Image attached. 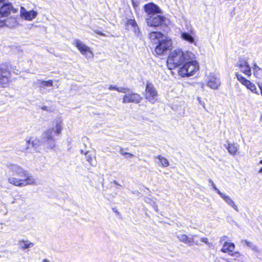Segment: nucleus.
Here are the masks:
<instances>
[{
  "instance_id": "nucleus-1",
  "label": "nucleus",
  "mask_w": 262,
  "mask_h": 262,
  "mask_svg": "<svg viewBox=\"0 0 262 262\" xmlns=\"http://www.w3.org/2000/svg\"><path fill=\"white\" fill-rule=\"evenodd\" d=\"M54 126L51 129H49L45 131L41 137V140H35L31 142L30 140H28L25 142L26 147L23 148L22 150H27L30 148V146L36 148L38 146L45 144L47 145V147L50 149H53L55 147L56 142L54 138L53 133L56 135H59L62 129L63 124L62 120L60 118L56 119L54 123Z\"/></svg>"
},
{
  "instance_id": "nucleus-2",
  "label": "nucleus",
  "mask_w": 262,
  "mask_h": 262,
  "mask_svg": "<svg viewBox=\"0 0 262 262\" xmlns=\"http://www.w3.org/2000/svg\"><path fill=\"white\" fill-rule=\"evenodd\" d=\"M7 167L13 175L21 178L18 179L13 177H9L8 181L10 184L20 187L27 185L36 186L39 184L37 179L21 166L17 164L10 163L8 164Z\"/></svg>"
},
{
  "instance_id": "nucleus-3",
  "label": "nucleus",
  "mask_w": 262,
  "mask_h": 262,
  "mask_svg": "<svg viewBox=\"0 0 262 262\" xmlns=\"http://www.w3.org/2000/svg\"><path fill=\"white\" fill-rule=\"evenodd\" d=\"M194 55L189 51L184 52L181 49H177L171 51L167 60V64L169 69H173L184 63L186 61L193 59Z\"/></svg>"
},
{
  "instance_id": "nucleus-4",
  "label": "nucleus",
  "mask_w": 262,
  "mask_h": 262,
  "mask_svg": "<svg viewBox=\"0 0 262 262\" xmlns=\"http://www.w3.org/2000/svg\"><path fill=\"white\" fill-rule=\"evenodd\" d=\"M199 66L196 60L189 59L184 62L180 69L179 74L182 77H189L194 75L199 70Z\"/></svg>"
},
{
  "instance_id": "nucleus-5",
  "label": "nucleus",
  "mask_w": 262,
  "mask_h": 262,
  "mask_svg": "<svg viewBox=\"0 0 262 262\" xmlns=\"http://www.w3.org/2000/svg\"><path fill=\"white\" fill-rule=\"evenodd\" d=\"M207 86L213 90H217L221 84L220 75L215 73H210L206 79Z\"/></svg>"
},
{
  "instance_id": "nucleus-6",
  "label": "nucleus",
  "mask_w": 262,
  "mask_h": 262,
  "mask_svg": "<svg viewBox=\"0 0 262 262\" xmlns=\"http://www.w3.org/2000/svg\"><path fill=\"white\" fill-rule=\"evenodd\" d=\"M33 83L39 88L40 93L45 94L51 91L52 89L50 88L53 86V81L52 80L46 81L42 79H37Z\"/></svg>"
},
{
  "instance_id": "nucleus-7",
  "label": "nucleus",
  "mask_w": 262,
  "mask_h": 262,
  "mask_svg": "<svg viewBox=\"0 0 262 262\" xmlns=\"http://www.w3.org/2000/svg\"><path fill=\"white\" fill-rule=\"evenodd\" d=\"M146 20L148 26L150 27H156L166 25V18L158 14L147 16Z\"/></svg>"
},
{
  "instance_id": "nucleus-8",
  "label": "nucleus",
  "mask_w": 262,
  "mask_h": 262,
  "mask_svg": "<svg viewBox=\"0 0 262 262\" xmlns=\"http://www.w3.org/2000/svg\"><path fill=\"white\" fill-rule=\"evenodd\" d=\"M73 44L77 48L80 53L86 57V58H90L93 57V52L90 50V48L86 46L80 40H74Z\"/></svg>"
},
{
  "instance_id": "nucleus-9",
  "label": "nucleus",
  "mask_w": 262,
  "mask_h": 262,
  "mask_svg": "<svg viewBox=\"0 0 262 262\" xmlns=\"http://www.w3.org/2000/svg\"><path fill=\"white\" fill-rule=\"evenodd\" d=\"M177 237L180 242L184 243L189 246H192L193 244L199 245L198 240L196 239L198 237V235L196 234L188 236L184 234L177 233Z\"/></svg>"
},
{
  "instance_id": "nucleus-10",
  "label": "nucleus",
  "mask_w": 262,
  "mask_h": 262,
  "mask_svg": "<svg viewBox=\"0 0 262 262\" xmlns=\"http://www.w3.org/2000/svg\"><path fill=\"white\" fill-rule=\"evenodd\" d=\"M171 46L170 39L164 38L162 39L155 48V52L158 55H162L168 50Z\"/></svg>"
},
{
  "instance_id": "nucleus-11",
  "label": "nucleus",
  "mask_w": 262,
  "mask_h": 262,
  "mask_svg": "<svg viewBox=\"0 0 262 262\" xmlns=\"http://www.w3.org/2000/svg\"><path fill=\"white\" fill-rule=\"evenodd\" d=\"M17 11L18 9L14 8L12 3L4 4L0 8V19L4 17L8 16L11 12L15 13Z\"/></svg>"
},
{
  "instance_id": "nucleus-12",
  "label": "nucleus",
  "mask_w": 262,
  "mask_h": 262,
  "mask_svg": "<svg viewBox=\"0 0 262 262\" xmlns=\"http://www.w3.org/2000/svg\"><path fill=\"white\" fill-rule=\"evenodd\" d=\"M157 96V92L152 84L147 82L146 86L145 98L149 101L154 103Z\"/></svg>"
},
{
  "instance_id": "nucleus-13",
  "label": "nucleus",
  "mask_w": 262,
  "mask_h": 262,
  "mask_svg": "<svg viewBox=\"0 0 262 262\" xmlns=\"http://www.w3.org/2000/svg\"><path fill=\"white\" fill-rule=\"evenodd\" d=\"M236 65L239 68L240 71L245 75L248 77L251 75V68L246 60L240 58L237 61Z\"/></svg>"
},
{
  "instance_id": "nucleus-14",
  "label": "nucleus",
  "mask_w": 262,
  "mask_h": 262,
  "mask_svg": "<svg viewBox=\"0 0 262 262\" xmlns=\"http://www.w3.org/2000/svg\"><path fill=\"white\" fill-rule=\"evenodd\" d=\"M20 13L22 18L28 21H31L35 18L38 14L36 11L34 10L27 11L23 7H20Z\"/></svg>"
},
{
  "instance_id": "nucleus-15",
  "label": "nucleus",
  "mask_w": 262,
  "mask_h": 262,
  "mask_svg": "<svg viewBox=\"0 0 262 262\" xmlns=\"http://www.w3.org/2000/svg\"><path fill=\"white\" fill-rule=\"evenodd\" d=\"M144 9L145 12L147 14V16L157 14L161 12L160 8L157 5L152 3L145 4L144 6Z\"/></svg>"
},
{
  "instance_id": "nucleus-16",
  "label": "nucleus",
  "mask_w": 262,
  "mask_h": 262,
  "mask_svg": "<svg viewBox=\"0 0 262 262\" xmlns=\"http://www.w3.org/2000/svg\"><path fill=\"white\" fill-rule=\"evenodd\" d=\"M141 97L136 93L126 94L123 98V103H139L141 100Z\"/></svg>"
},
{
  "instance_id": "nucleus-17",
  "label": "nucleus",
  "mask_w": 262,
  "mask_h": 262,
  "mask_svg": "<svg viewBox=\"0 0 262 262\" xmlns=\"http://www.w3.org/2000/svg\"><path fill=\"white\" fill-rule=\"evenodd\" d=\"M9 72L6 70L1 67L0 68V86L6 87L9 82Z\"/></svg>"
},
{
  "instance_id": "nucleus-18",
  "label": "nucleus",
  "mask_w": 262,
  "mask_h": 262,
  "mask_svg": "<svg viewBox=\"0 0 262 262\" xmlns=\"http://www.w3.org/2000/svg\"><path fill=\"white\" fill-rule=\"evenodd\" d=\"M195 33L193 30H190V33L186 32H181V38L189 43L196 45L194 36Z\"/></svg>"
},
{
  "instance_id": "nucleus-19",
  "label": "nucleus",
  "mask_w": 262,
  "mask_h": 262,
  "mask_svg": "<svg viewBox=\"0 0 262 262\" xmlns=\"http://www.w3.org/2000/svg\"><path fill=\"white\" fill-rule=\"evenodd\" d=\"M149 38L151 42L157 44L165 37L160 32H152L149 34Z\"/></svg>"
},
{
  "instance_id": "nucleus-20",
  "label": "nucleus",
  "mask_w": 262,
  "mask_h": 262,
  "mask_svg": "<svg viewBox=\"0 0 262 262\" xmlns=\"http://www.w3.org/2000/svg\"><path fill=\"white\" fill-rule=\"evenodd\" d=\"M219 195H220V196L228 205L233 208L237 212L239 211L237 205L235 204L234 202L231 199V198L229 195H227L222 193V192H219Z\"/></svg>"
},
{
  "instance_id": "nucleus-21",
  "label": "nucleus",
  "mask_w": 262,
  "mask_h": 262,
  "mask_svg": "<svg viewBox=\"0 0 262 262\" xmlns=\"http://www.w3.org/2000/svg\"><path fill=\"white\" fill-rule=\"evenodd\" d=\"M235 247V245L233 243L225 242L221 251L223 253H227L230 255L234 250Z\"/></svg>"
},
{
  "instance_id": "nucleus-22",
  "label": "nucleus",
  "mask_w": 262,
  "mask_h": 262,
  "mask_svg": "<svg viewBox=\"0 0 262 262\" xmlns=\"http://www.w3.org/2000/svg\"><path fill=\"white\" fill-rule=\"evenodd\" d=\"M226 148L231 155H235L238 150L239 145L235 143H228L227 145L226 146Z\"/></svg>"
},
{
  "instance_id": "nucleus-23",
  "label": "nucleus",
  "mask_w": 262,
  "mask_h": 262,
  "mask_svg": "<svg viewBox=\"0 0 262 262\" xmlns=\"http://www.w3.org/2000/svg\"><path fill=\"white\" fill-rule=\"evenodd\" d=\"M19 247L20 248L25 250L34 246V244L30 241L26 240H21L19 242Z\"/></svg>"
},
{
  "instance_id": "nucleus-24",
  "label": "nucleus",
  "mask_w": 262,
  "mask_h": 262,
  "mask_svg": "<svg viewBox=\"0 0 262 262\" xmlns=\"http://www.w3.org/2000/svg\"><path fill=\"white\" fill-rule=\"evenodd\" d=\"M252 70L255 76L258 78H262V69L260 68L256 63H253Z\"/></svg>"
},
{
  "instance_id": "nucleus-25",
  "label": "nucleus",
  "mask_w": 262,
  "mask_h": 262,
  "mask_svg": "<svg viewBox=\"0 0 262 262\" xmlns=\"http://www.w3.org/2000/svg\"><path fill=\"white\" fill-rule=\"evenodd\" d=\"M230 255L237 262H243L245 260V256L238 252H232Z\"/></svg>"
},
{
  "instance_id": "nucleus-26",
  "label": "nucleus",
  "mask_w": 262,
  "mask_h": 262,
  "mask_svg": "<svg viewBox=\"0 0 262 262\" xmlns=\"http://www.w3.org/2000/svg\"><path fill=\"white\" fill-rule=\"evenodd\" d=\"M159 161V165L163 167H167L169 166V162L167 159L163 157L161 155H158L156 157Z\"/></svg>"
},
{
  "instance_id": "nucleus-27",
  "label": "nucleus",
  "mask_w": 262,
  "mask_h": 262,
  "mask_svg": "<svg viewBox=\"0 0 262 262\" xmlns=\"http://www.w3.org/2000/svg\"><path fill=\"white\" fill-rule=\"evenodd\" d=\"M85 158L86 161L90 163L92 166H95L97 162L96 159L94 158L91 155H90L88 152L85 153Z\"/></svg>"
},
{
  "instance_id": "nucleus-28",
  "label": "nucleus",
  "mask_w": 262,
  "mask_h": 262,
  "mask_svg": "<svg viewBox=\"0 0 262 262\" xmlns=\"http://www.w3.org/2000/svg\"><path fill=\"white\" fill-rule=\"evenodd\" d=\"M245 86L247 89L250 90L252 92L258 94L257 89L255 85L252 83L250 81H249L247 84H246Z\"/></svg>"
},
{
  "instance_id": "nucleus-29",
  "label": "nucleus",
  "mask_w": 262,
  "mask_h": 262,
  "mask_svg": "<svg viewBox=\"0 0 262 262\" xmlns=\"http://www.w3.org/2000/svg\"><path fill=\"white\" fill-rule=\"evenodd\" d=\"M235 76L237 80L245 86L246 85V84H247L248 82L249 81V80L244 77L242 75H241L238 73L236 72L235 73Z\"/></svg>"
},
{
  "instance_id": "nucleus-30",
  "label": "nucleus",
  "mask_w": 262,
  "mask_h": 262,
  "mask_svg": "<svg viewBox=\"0 0 262 262\" xmlns=\"http://www.w3.org/2000/svg\"><path fill=\"white\" fill-rule=\"evenodd\" d=\"M144 201L146 203L149 204L154 208L155 211H158V206L155 201L149 198H145Z\"/></svg>"
},
{
  "instance_id": "nucleus-31",
  "label": "nucleus",
  "mask_w": 262,
  "mask_h": 262,
  "mask_svg": "<svg viewBox=\"0 0 262 262\" xmlns=\"http://www.w3.org/2000/svg\"><path fill=\"white\" fill-rule=\"evenodd\" d=\"M127 25L129 26H131L133 28L137 27V24L135 19H130L127 20Z\"/></svg>"
},
{
  "instance_id": "nucleus-32",
  "label": "nucleus",
  "mask_w": 262,
  "mask_h": 262,
  "mask_svg": "<svg viewBox=\"0 0 262 262\" xmlns=\"http://www.w3.org/2000/svg\"><path fill=\"white\" fill-rule=\"evenodd\" d=\"M200 241L204 243H205L206 245H207L210 248H211L213 246V245L212 243L209 242L208 239L206 237H202L200 239Z\"/></svg>"
},
{
  "instance_id": "nucleus-33",
  "label": "nucleus",
  "mask_w": 262,
  "mask_h": 262,
  "mask_svg": "<svg viewBox=\"0 0 262 262\" xmlns=\"http://www.w3.org/2000/svg\"><path fill=\"white\" fill-rule=\"evenodd\" d=\"M117 91L119 92L125 93L126 94V93L129 92V89L123 87H118Z\"/></svg>"
},
{
  "instance_id": "nucleus-34",
  "label": "nucleus",
  "mask_w": 262,
  "mask_h": 262,
  "mask_svg": "<svg viewBox=\"0 0 262 262\" xmlns=\"http://www.w3.org/2000/svg\"><path fill=\"white\" fill-rule=\"evenodd\" d=\"M208 182H209V184H210V185L212 187L213 189L214 190H215L216 193L219 194V192H221V191L217 189V188L216 187L215 185L213 183V181L211 180V179H209Z\"/></svg>"
},
{
  "instance_id": "nucleus-35",
  "label": "nucleus",
  "mask_w": 262,
  "mask_h": 262,
  "mask_svg": "<svg viewBox=\"0 0 262 262\" xmlns=\"http://www.w3.org/2000/svg\"><path fill=\"white\" fill-rule=\"evenodd\" d=\"M119 149H120L119 152H120V154H121L122 155H123V156L129 155V158H132L134 156V155L130 153L126 152L124 151L123 149L121 147H119Z\"/></svg>"
},
{
  "instance_id": "nucleus-36",
  "label": "nucleus",
  "mask_w": 262,
  "mask_h": 262,
  "mask_svg": "<svg viewBox=\"0 0 262 262\" xmlns=\"http://www.w3.org/2000/svg\"><path fill=\"white\" fill-rule=\"evenodd\" d=\"M241 242L244 244H245L247 247L251 248L253 244L246 239H243L241 241Z\"/></svg>"
},
{
  "instance_id": "nucleus-37",
  "label": "nucleus",
  "mask_w": 262,
  "mask_h": 262,
  "mask_svg": "<svg viewBox=\"0 0 262 262\" xmlns=\"http://www.w3.org/2000/svg\"><path fill=\"white\" fill-rule=\"evenodd\" d=\"M132 4L135 8V9H137L138 8L139 5V0H132Z\"/></svg>"
},
{
  "instance_id": "nucleus-38",
  "label": "nucleus",
  "mask_w": 262,
  "mask_h": 262,
  "mask_svg": "<svg viewBox=\"0 0 262 262\" xmlns=\"http://www.w3.org/2000/svg\"><path fill=\"white\" fill-rule=\"evenodd\" d=\"M8 19L7 20H1L0 19V28H2L5 26H8V27H10L8 24Z\"/></svg>"
},
{
  "instance_id": "nucleus-39",
  "label": "nucleus",
  "mask_w": 262,
  "mask_h": 262,
  "mask_svg": "<svg viewBox=\"0 0 262 262\" xmlns=\"http://www.w3.org/2000/svg\"><path fill=\"white\" fill-rule=\"evenodd\" d=\"M133 31L135 33V35L137 36H139L140 35V31L139 30V29L138 26H137V27H136V28H133Z\"/></svg>"
},
{
  "instance_id": "nucleus-40",
  "label": "nucleus",
  "mask_w": 262,
  "mask_h": 262,
  "mask_svg": "<svg viewBox=\"0 0 262 262\" xmlns=\"http://www.w3.org/2000/svg\"><path fill=\"white\" fill-rule=\"evenodd\" d=\"M251 249L253 251H254L255 252H256L259 251L256 245H255L254 244H253L252 245V246L251 247Z\"/></svg>"
},
{
  "instance_id": "nucleus-41",
  "label": "nucleus",
  "mask_w": 262,
  "mask_h": 262,
  "mask_svg": "<svg viewBox=\"0 0 262 262\" xmlns=\"http://www.w3.org/2000/svg\"><path fill=\"white\" fill-rule=\"evenodd\" d=\"M94 32L97 33V34H99V35H100L101 36H105V34H104L103 32H101V31H99L97 30H95Z\"/></svg>"
},
{
  "instance_id": "nucleus-42",
  "label": "nucleus",
  "mask_w": 262,
  "mask_h": 262,
  "mask_svg": "<svg viewBox=\"0 0 262 262\" xmlns=\"http://www.w3.org/2000/svg\"><path fill=\"white\" fill-rule=\"evenodd\" d=\"M117 88L118 87H117L116 86H114L113 85H111L110 86L108 89H109L110 90H116V91H117Z\"/></svg>"
},
{
  "instance_id": "nucleus-43",
  "label": "nucleus",
  "mask_w": 262,
  "mask_h": 262,
  "mask_svg": "<svg viewBox=\"0 0 262 262\" xmlns=\"http://www.w3.org/2000/svg\"><path fill=\"white\" fill-rule=\"evenodd\" d=\"M227 237L226 236H224L223 237H222L221 238H220V242H223L224 241H225L226 239V238H227Z\"/></svg>"
},
{
  "instance_id": "nucleus-44",
  "label": "nucleus",
  "mask_w": 262,
  "mask_h": 262,
  "mask_svg": "<svg viewBox=\"0 0 262 262\" xmlns=\"http://www.w3.org/2000/svg\"><path fill=\"white\" fill-rule=\"evenodd\" d=\"M41 109L45 111H48V107L47 106H43L41 107Z\"/></svg>"
},
{
  "instance_id": "nucleus-45",
  "label": "nucleus",
  "mask_w": 262,
  "mask_h": 262,
  "mask_svg": "<svg viewBox=\"0 0 262 262\" xmlns=\"http://www.w3.org/2000/svg\"><path fill=\"white\" fill-rule=\"evenodd\" d=\"M41 262H51V261L47 258H44L42 260Z\"/></svg>"
},
{
  "instance_id": "nucleus-46",
  "label": "nucleus",
  "mask_w": 262,
  "mask_h": 262,
  "mask_svg": "<svg viewBox=\"0 0 262 262\" xmlns=\"http://www.w3.org/2000/svg\"><path fill=\"white\" fill-rule=\"evenodd\" d=\"M198 101H199V103H200L201 105H204V103H202L201 100V98H200V97H198Z\"/></svg>"
},
{
  "instance_id": "nucleus-47",
  "label": "nucleus",
  "mask_w": 262,
  "mask_h": 262,
  "mask_svg": "<svg viewBox=\"0 0 262 262\" xmlns=\"http://www.w3.org/2000/svg\"><path fill=\"white\" fill-rule=\"evenodd\" d=\"M258 172L259 173H262V167L259 169V170H258Z\"/></svg>"
},
{
  "instance_id": "nucleus-48",
  "label": "nucleus",
  "mask_w": 262,
  "mask_h": 262,
  "mask_svg": "<svg viewBox=\"0 0 262 262\" xmlns=\"http://www.w3.org/2000/svg\"><path fill=\"white\" fill-rule=\"evenodd\" d=\"M204 84L203 83H201V88H202V89H204Z\"/></svg>"
},
{
  "instance_id": "nucleus-49",
  "label": "nucleus",
  "mask_w": 262,
  "mask_h": 262,
  "mask_svg": "<svg viewBox=\"0 0 262 262\" xmlns=\"http://www.w3.org/2000/svg\"><path fill=\"white\" fill-rule=\"evenodd\" d=\"M259 220L262 223V216L259 217Z\"/></svg>"
},
{
  "instance_id": "nucleus-50",
  "label": "nucleus",
  "mask_w": 262,
  "mask_h": 262,
  "mask_svg": "<svg viewBox=\"0 0 262 262\" xmlns=\"http://www.w3.org/2000/svg\"><path fill=\"white\" fill-rule=\"evenodd\" d=\"M219 261H220V259H219V258H216V259H215V262H219Z\"/></svg>"
},
{
  "instance_id": "nucleus-51",
  "label": "nucleus",
  "mask_w": 262,
  "mask_h": 262,
  "mask_svg": "<svg viewBox=\"0 0 262 262\" xmlns=\"http://www.w3.org/2000/svg\"><path fill=\"white\" fill-rule=\"evenodd\" d=\"M125 158H130L129 157V155H125Z\"/></svg>"
},
{
  "instance_id": "nucleus-52",
  "label": "nucleus",
  "mask_w": 262,
  "mask_h": 262,
  "mask_svg": "<svg viewBox=\"0 0 262 262\" xmlns=\"http://www.w3.org/2000/svg\"><path fill=\"white\" fill-rule=\"evenodd\" d=\"M259 88L260 89L261 94L262 95V89H261V86H259Z\"/></svg>"
},
{
  "instance_id": "nucleus-53",
  "label": "nucleus",
  "mask_w": 262,
  "mask_h": 262,
  "mask_svg": "<svg viewBox=\"0 0 262 262\" xmlns=\"http://www.w3.org/2000/svg\"><path fill=\"white\" fill-rule=\"evenodd\" d=\"M259 164L262 165V160L259 161Z\"/></svg>"
},
{
  "instance_id": "nucleus-54",
  "label": "nucleus",
  "mask_w": 262,
  "mask_h": 262,
  "mask_svg": "<svg viewBox=\"0 0 262 262\" xmlns=\"http://www.w3.org/2000/svg\"><path fill=\"white\" fill-rule=\"evenodd\" d=\"M18 72V70H17V71H16V72L14 71V72L15 73H16V74H17V72Z\"/></svg>"
},
{
  "instance_id": "nucleus-55",
  "label": "nucleus",
  "mask_w": 262,
  "mask_h": 262,
  "mask_svg": "<svg viewBox=\"0 0 262 262\" xmlns=\"http://www.w3.org/2000/svg\"><path fill=\"white\" fill-rule=\"evenodd\" d=\"M12 21H13L14 23H15V21H15V20L14 19H12Z\"/></svg>"
},
{
  "instance_id": "nucleus-56",
  "label": "nucleus",
  "mask_w": 262,
  "mask_h": 262,
  "mask_svg": "<svg viewBox=\"0 0 262 262\" xmlns=\"http://www.w3.org/2000/svg\"><path fill=\"white\" fill-rule=\"evenodd\" d=\"M3 2L2 0H0V4Z\"/></svg>"
},
{
  "instance_id": "nucleus-57",
  "label": "nucleus",
  "mask_w": 262,
  "mask_h": 262,
  "mask_svg": "<svg viewBox=\"0 0 262 262\" xmlns=\"http://www.w3.org/2000/svg\"><path fill=\"white\" fill-rule=\"evenodd\" d=\"M115 184H117V182L116 181L114 182Z\"/></svg>"
}]
</instances>
